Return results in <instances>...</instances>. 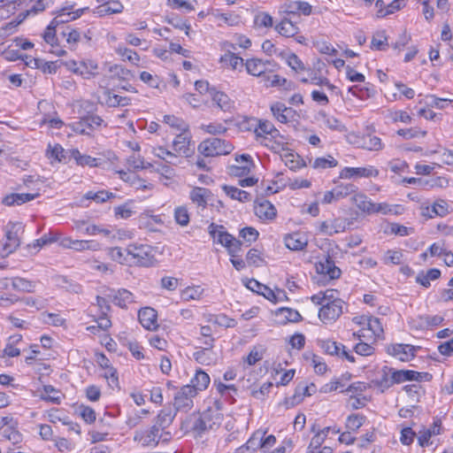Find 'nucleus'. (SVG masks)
I'll return each mask as SVG.
<instances>
[{"label": "nucleus", "instance_id": "1", "mask_svg": "<svg viewBox=\"0 0 453 453\" xmlns=\"http://www.w3.org/2000/svg\"><path fill=\"white\" fill-rule=\"evenodd\" d=\"M222 421V415L218 411L208 409L202 413L192 414L189 417L190 431L195 437H202L206 432L219 427Z\"/></svg>", "mask_w": 453, "mask_h": 453}, {"label": "nucleus", "instance_id": "2", "mask_svg": "<svg viewBox=\"0 0 453 453\" xmlns=\"http://www.w3.org/2000/svg\"><path fill=\"white\" fill-rule=\"evenodd\" d=\"M127 254L130 255L131 265L148 267L157 262L155 250L148 244L131 243L127 245Z\"/></svg>", "mask_w": 453, "mask_h": 453}, {"label": "nucleus", "instance_id": "3", "mask_svg": "<svg viewBox=\"0 0 453 453\" xmlns=\"http://www.w3.org/2000/svg\"><path fill=\"white\" fill-rule=\"evenodd\" d=\"M197 150L200 154L209 157L227 155L234 150V146L226 140L211 137L201 142Z\"/></svg>", "mask_w": 453, "mask_h": 453}, {"label": "nucleus", "instance_id": "4", "mask_svg": "<svg viewBox=\"0 0 453 453\" xmlns=\"http://www.w3.org/2000/svg\"><path fill=\"white\" fill-rule=\"evenodd\" d=\"M244 66L249 74L260 77L262 81H269V73H273L278 65L273 60L252 58L246 59Z\"/></svg>", "mask_w": 453, "mask_h": 453}, {"label": "nucleus", "instance_id": "5", "mask_svg": "<svg viewBox=\"0 0 453 453\" xmlns=\"http://www.w3.org/2000/svg\"><path fill=\"white\" fill-rule=\"evenodd\" d=\"M25 226L21 222L10 221L5 226L6 241L2 244L0 251L5 256L14 252L20 245V236Z\"/></svg>", "mask_w": 453, "mask_h": 453}, {"label": "nucleus", "instance_id": "6", "mask_svg": "<svg viewBox=\"0 0 453 453\" xmlns=\"http://www.w3.org/2000/svg\"><path fill=\"white\" fill-rule=\"evenodd\" d=\"M104 119L96 114H87L79 121L73 123V130L81 134L91 135L93 131L101 127Z\"/></svg>", "mask_w": 453, "mask_h": 453}, {"label": "nucleus", "instance_id": "7", "mask_svg": "<svg viewBox=\"0 0 453 453\" xmlns=\"http://www.w3.org/2000/svg\"><path fill=\"white\" fill-rule=\"evenodd\" d=\"M191 134L188 129H185L177 134L173 141V150L178 154L186 157H190L195 153L194 145L191 143Z\"/></svg>", "mask_w": 453, "mask_h": 453}, {"label": "nucleus", "instance_id": "8", "mask_svg": "<svg viewBox=\"0 0 453 453\" xmlns=\"http://www.w3.org/2000/svg\"><path fill=\"white\" fill-rule=\"evenodd\" d=\"M196 395V390L193 387L183 386L174 396V403L173 409L179 411H188L193 407V398Z\"/></svg>", "mask_w": 453, "mask_h": 453}, {"label": "nucleus", "instance_id": "9", "mask_svg": "<svg viewBox=\"0 0 453 453\" xmlns=\"http://www.w3.org/2000/svg\"><path fill=\"white\" fill-rule=\"evenodd\" d=\"M343 303L342 300H334L322 304L319 311L320 320L324 323L336 320L343 312Z\"/></svg>", "mask_w": 453, "mask_h": 453}, {"label": "nucleus", "instance_id": "10", "mask_svg": "<svg viewBox=\"0 0 453 453\" xmlns=\"http://www.w3.org/2000/svg\"><path fill=\"white\" fill-rule=\"evenodd\" d=\"M161 430L154 424L149 429L139 430L134 433V441L141 443L142 447H156L160 441Z\"/></svg>", "mask_w": 453, "mask_h": 453}, {"label": "nucleus", "instance_id": "11", "mask_svg": "<svg viewBox=\"0 0 453 453\" xmlns=\"http://www.w3.org/2000/svg\"><path fill=\"white\" fill-rule=\"evenodd\" d=\"M69 157L73 158L77 165L88 167L105 168L108 162L101 157H93L87 154H81L78 149L69 150Z\"/></svg>", "mask_w": 453, "mask_h": 453}, {"label": "nucleus", "instance_id": "12", "mask_svg": "<svg viewBox=\"0 0 453 453\" xmlns=\"http://www.w3.org/2000/svg\"><path fill=\"white\" fill-rule=\"evenodd\" d=\"M316 271L324 276H328L329 280L339 279L342 271L334 264V259L330 256H326L316 264Z\"/></svg>", "mask_w": 453, "mask_h": 453}, {"label": "nucleus", "instance_id": "13", "mask_svg": "<svg viewBox=\"0 0 453 453\" xmlns=\"http://www.w3.org/2000/svg\"><path fill=\"white\" fill-rule=\"evenodd\" d=\"M433 375L429 372H419L412 370H395L394 371V380L397 384L404 381H430Z\"/></svg>", "mask_w": 453, "mask_h": 453}, {"label": "nucleus", "instance_id": "14", "mask_svg": "<svg viewBox=\"0 0 453 453\" xmlns=\"http://www.w3.org/2000/svg\"><path fill=\"white\" fill-rule=\"evenodd\" d=\"M224 229L225 227L222 225H217L215 223H211L208 226L209 234L214 242L220 243L227 249L233 244L235 238L229 233L224 231Z\"/></svg>", "mask_w": 453, "mask_h": 453}, {"label": "nucleus", "instance_id": "15", "mask_svg": "<svg viewBox=\"0 0 453 453\" xmlns=\"http://www.w3.org/2000/svg\"><path fill=\"white\" fill-rule=\"evenodd\" d=\"M379 175V170L375 167L369 165L367 167H344L339 177L341 179H350L353 177H377Z\"/></svg>", "mask_w": 453, "mask_h": 453}, {"label": "nucleus", "instance_id": "16", "mask_svg": "<svg viewBox=\"0 0 453 453\" xmlns=\"http://www.w3.org/2000/svg\"><path fill=\"white\" fill-rule=\"evenodd\" d=\"M157 312L151 307H144L139 310L138 319L141 325L147 330L154 331L158 327Z\"/></svg>", "mask_w": 453, "mask_h": 453}, {"label": "nucleus", "instance_id": "17", "mask_svg": "<svg viewBox=\"0 0 453 453\" xmlns=\"http://www.w3.org/2000/svg\"><path fill=\"white\" fill-rule=\"evenodd\" d=\"M96 2L99 5L94 12L100 17L121 13L124 10V5L119 0H96Z\"/></svg>", "mask_w": 453, "mask_h": 453}, {"label": "nucleus", "instance_id": "18", "mask_svg": "<svg viewBox=\"0 0 453 453\" xmlns=\"http://www.w3.org/2000/svg\"><path fill=\"white\" fill-rule=\"evenodd\" d=\"M211 191L203 187H195L189 192V199L191 202L203 210L207 207L208 201L211 200Z\"/></svg>", "mask_w": 453, "mask_h": 453}, {"label": "nucleus", "instance_id": "19", "mask_svg": "<svg viewBox=\"0 0 453 453\" xmlns=\"http://www.w3.org/2000/svg\"><path fill=\"white\" fill-rule=\"evenodd\" d=\"M255 214L262 220H272L277 215V210L272 203L267 200L255 201Z\"/></svg>", "mask_w": 453, "mask_h": 453}, {"label": "nucleus", "instance_id": "20", "mask_svg": "<svg viewBox=\"0 0 453 453\" xmlns=\"http://www.w3.org/2000/svg\"><path fill=\"white\" fill-rule=\"evenodd\" d=\"M350 223L351 222L347 219L341 218L334 219L330 224L324 221L321 223L320 232L329 236H333L335 234L344 232Z\"/></svg>", "mask_w": 453, "mask_h": 453}, {"label": "nucleus", "instance_id": "21", "mask_svg": "<svg viewBox=\"0 0 453 453\" xmlns=\"http://www.w3.org/2000/svg\"><path fill=\"white\" fill-rule=\"evenodd\" d=\"M390 355L398 357L401 361H408L415 357L416 348L410 344H393L388 349Z\"/></svg>", "mask_w": 453, "mask_h": 453}, {"label": "nucleus", "instance_id": "22", "mask_svg": "<svg viewBox=\"0 0 453 453\" xmlns=\"http://www.w3.org/2000/svg\"><path fill=\"white\" fill-rule=\"evenodd\" d=\"M176 414L177 411L173 407H165L157 415L154 425L164 431L172 425Z\"/></svg>", "mask_w": 453, "mask_h": 453}, {"label": "nucleus", "instance_id": "23", "mask_svg": "<svg viewBox=\"0 0 453 453\" xmlns=\"http://www.w3.org/2000/svg\"><path fill=\"white\" fill-rule=\"evenodd\" d=\"M242 160L244 162L243 165H231L229 167V173L236 177H242L250 173L251 168L254 166L251 157L248 154H242L235 157L236 162Z\"/></svg>", "mask_w": 453, "mask_h": 453}, {"label": "nucleus", "instance_id": "24", "mask_svg": "<svg viewBox=\"0 0 453 453\" xmlns=\"http://www.w3.org/2000/svg\"><path fill=\"white\" fill-rule=\"evenodd\" d=\"M246 287L250 289L251 291L257 293L259 295H262L264 297H265L267 300L277 303L278 298L275 295V292L271 289L269 287L260 283L255 279H250L247 281L245 284Z\"/></svg>", "mask_w": 453, "mask_h": 453}, {"label": "nucleus", "instance_id": "25", "mask_svg": "<svg viewBox=\"0 0 453 453\" xmlns=\"http://www.w3.org/2000/svg\"><path fill=\"white\" fill-rule=\"evenodd\" d=\"M39 196V193H12L3 197L2 203L6 206L21 205Z\"/></svg>", "mask_w": 453, "mask_h": 453}, {"label": "nucleus", "instance_id": "26", "mask_svg": "<svg viewBox=\"0 0 453 453\" xmlns=\"http://www.w3.org/2000/svg\"><path fill=\"white\" fill-rule=\"evenodd\" d=\"M285 245L291 250H302L308 243L307 237L302 233H293L287 234L284 238Z\"/></svg>", "mask_w": 453, "mask_h": 453}, {"label": "nucleus", "instance_id": "27", "mask_svg": "<svg viewBox=\"0 0 453 453\" xmlns=\"http://www.w3.org/2000/svg\"><path fill=\"white\" fill-rule=\"evenodd\" d=\"M331 429H333L334 434H339L341 432V429L336 426H326L323 429H319L316 434H314V436L311 438V442L307 448V452L321 448V445L328 435V430Z\"/></svg>", "mask_w": 453, "mask_h": 453}, {"label": "nucleus", "instance_id": "28", "mask_svg": "<svg viewBox=\"0 0 453 453\" xmlns=\"http://www.w3.org/2000/svg\"><path fill=\"white\" fill-rule=\"evenodd\" d=\"M113 303L121 309H127L128 304L134 302L133 293L126 288H119L112 296H110Z\"/></svg>", "mask_w": 453, "mask_h": 453}, {"label": "nucleus", "instance_id": "29", "mask_svg": "<svg viewBox=\"0 0 453 453\" xmlns=\"http://www.w3.org/2000/svg\"><path fill=\"white\" fill-rule=\"evenodd\" d=\"M394 371H395V369L384 366L382 368L381 378L373 380L374 385L378 387L381 392H384L394 384H397V381H395L394 380Z\"/></svg>", "mask_w": 453, "mask_h": 453}, {"label": "nucleus", "instance_id": "30", "mask_svg": "<svg viewBox=\"0 0 453 453\" xmlns=\"http://www.w3.org/2000/svg\"><path fill=\"white\" fill-rule=\"evenodd\" d=\"M211 381L210 376L203 370H197L195 376L191 379L189 388L193 387L196 394L207 388Z\"/></svg>", "mask_w": 453, "mask_h": 453}, {"label": "nucleus", "instance_id": "31", "mask_svg": "<svg viewBox=\"0 0 453 453\" xmlns=\"http://www.w3.org/2000/svg\"><path fill=\"white\" fill-rule=\"evenodd\" d=\"M271 111L273 117L280 123H287L294 111L286 107L284 104L276 102L271 105Z\"/></svg>", "mask_w": 453, "mask_h": 453}, {"label": "nucleus", "instance_id": "32", "mask_svg": "<svg viewBox=\"0 0 453 453\" xmlns=\"http://www.w3.org/2000/svg\"><path fill=\"white\" fill-rule=\"evenodd\" d=\"M275 30L285 37H293L298 34V27L288 18H283L281 21L275 26Z\"/></svg>", "mask_w": 453, "mask_h": 453}, {"label": "nucleus", "instance_id": "33", "mask_svg": "<svg viewBox=\"0 0 453 453\" xmlns=\"http://www.w3.org/2000/svg\"><path fill=\"white\" fill-rule=\"evenodd\" d=\"M276 316L280 318L279 322L281 324H286L288 322H298L302 320V316L296 310L287 307L278 309Z\"/></svg>", "mask_w": 453, "mask_h": 453}, {"label": "nucleus", "instance_id": "34", "mask_svg": "<svg viewBox=\"0 0 453 453\" xmlns=\"http://www.w3.org/2000/svg\"><path fill=\"white\" fill-rule=\"evenodd\" d=\"M222 189L233 200H238L242 203L249 202L251 200V195L245 191L242 190L236 187L223 185Z\"/></svg>", "mask_w": 453, "mask_h": 453}, {"label": "nucleus", "instance_id": "35", "mask_svg": "<svg viewBox=\"0 0 453 453\" xmlns=\"http://www.w3.org/2000/svg\"><path fill=\"white\" fill-rule=\"evenodd\" d=\"M104 96L105 97V104L109 107L127 106L131 102L129 97L112 94L109 88L104 89Z\"/></svg>", "mask_w": 453, "mask_h": 453}, {"label": "nucleus", "instance_id": "36", "mask_svg": "<svg viewBox=\"0 0 453 453\" xmlns=\"http://www.w3.org/2000/svg\"><path fill=\"white\" fill-rule=\"evenodd\" d=\"M12 287L16 291L33 293L35 292L36 282L27 280L22 277H13L11 279Z\"/></svg>", "mask_w": 453, "mask_h": 453}, {"label": "nucleus", "instance_id": "37", "mask_svg": "<svg viewBox=\"0 0 453 453\" xmlns=\"http://www.w3.org/2000/svg\"><path fill=\"white\" fill-rule=\"evenodd\" d=\"M72 10L73 5H66L56 12L57 16L55 18L60 17L61 19H68L69 22L70 20H74L80 18L86 11L88 10V7L80 8L75 11Z\"/></svg>", "mask_w": 453, "mask_h": 453}, {"label": "nucleus", "instance_id": "38", "mask_svg": "<svg viewBox=\"0 0 453 453\" xmlns=\"http://www.w3.org/2000/svg\"><path fill=\"white\" fill-rule=\"evenodd\" d=\"M108 255L113 260L122 265H131L130 255L127 254V247L121 249L120 247H113L108 249Z\"/></svg>", "mask_w": 453, "mask_h": 453}, {"label": "nucleus", "instance_id": "39", "mask_svg": "<svg viewBox=\"0 0 453 453\" xmlns=\"http://www.w3.org/2000/svg\"><path fill=\"white\" fill-rule=\"evenodd\" d=\"M68 22V19H61L59 18H54L50 23L46 27V30L43 33V39L47 43H50L52 47H54L55 37H56V28L58 25Z\"/></svg>", "mask_w": 453, "mask_h": 453}, {"label": "nucleus", "instance_id": "40", "mask_svg": "<svg viewBox=\"0 0 453 453\" xmlns=\"http://www.w3.org/2000/svg\"><path fill=\"white\" fill-rule=\"evenodd\" d=\"M98 65L93 60L81 61L79 63L78 74L84 79H91L96 75Z\"/></svg>", "mask_w": 453, "mask_h": 453}, {"label": "nucleus", "instance_id": "41", "mask_svg": "<svg viewBox=\"0 0 453 453\" xmlns=\"http://www.w3.org/2000/svg\"><path fill=\"white\" fill-rule=\"evenodd\" d=\"M441 276V271L437 268H432L426 271H421L416 277V281L425 288L430 287V280H435Z\"/></svg>", "mask_w": 453, "mask_h": 453}, {"label": "nucleus", "instance_id": "42", "mask_svg": "<svg viewBox=\"0 0 453 453\" xmlns=\"http://www.w3.org/2000/svg\"><path fill=\"white\" fill-rule=\"evenodd\" d=\"M219 62L223 65L230 66L233 70L237 69L239 65H244V59L230 50L221 56Z\"/></svg>", "mask_w": 453, "mask_h": 453}, {"label": "nucleus", "instance_id": "43", "mask_svg": "<svg viewBox=\"0 0 453 453\" xmlns=\"http://www.w3.org/2000/svg\"><path fill=\"white\" fill-rule=\"evenodd\" d=\"M352 201L355 203V205L362 211L372 214V208L373 206V203L368 197L364 194H356L352 197Z\"/></svg>", "mask_w": 453, "mask_h": 453}, {"label": "nucleus", "instance_id": "44", "mask_svg": "<svg viewBox=\"0 0 453 453\" xmlns=\"http://www.w3.org/2000/svg\"><path fill=\"white\" fill-rule=\"evenodd\" d=\"M361 147L368 150L378 151L382 150L383 145L380 137L372 134H366L362 137Z\"/></svg>", "mask_w": 453, "mask_h": 453}, {"label": "nucleus", "instance_id": "45", "mask_svg": "<svg viewBox=\"0 0 453 453\" xmlns=\"http://www.w3.org/2000/svg\"><path fill=\"white\" fill-rule=\"evenodd\" d=\"M32 62L36 68H41L43 73H55L58 67V61L43 62L38 58H31L30 62H27L26 64L30 65Z\"/></svg>", "mask_w": 453, "mask_h": 453}, {"label": "nucleus", "instance_id": "46", "mask_svg": "<svg viewBox=\"0 0 453 453\" xmlns=\"http://www.w3.org/2000/svg\"><path fill=\"white\" fill-rule=\"evenodd\" d=\"M319 346L326 353L331 356L335 355L340 357L342 346L344 345L342 343H337L336 342L331 340H323L319 342Z\"/></svg>", "mask_w": 453, "mask_h": 453}, {"label": "nucleus", "instance_id": "47", "mask_svg": "<svg viewBox=\"0 0 453 453\" xmlns=\"http://www.w3.org/2000/svg\"><path fill=\"white\" fill-rule=\"evenodd\" d=\"M286 165L293 171L300 169L304 165L303 160L300 158V156L294 154L291 151H287L283 156Z\"/></svg>", "mask_w": 453, "mask_h": 453}, {"label": "nucleus", "instance_id": "48", "mask_svg": "<svg viewBox=\"0 0 453 453\" xmlns=\"http://www.w3.org/2000/svg\"><path fill=\"white\" fill-rule=\"evenodd\" d=\"M67 154L69 155V150H65L64 148L58 143L53 147L49 145V149L47 150V157L49 158L55 159L58 162H63Z\"/></svg>", "mask_w": 453, "mask_h": 453}, {"label": "nucleus", "instance_id": "49", "mask_svg": "<svg viewBox=\"0 0 453 453\" xmlns=\"http://www.w3.org/2000/svg\"><path fill=\"white\" fill-rule=\"evenodd\" d=\"M84 197L88 200H93L96 203H104L107 200L115 197V194L106 190H99L97 192L88 191L85 194Z\"/></svg>", "mask_w": 453, "mask_h": 453}, {"label": "nucleus", "instance_id": "50", "mask_svg": "<svg viewBox=\"0 0 453 453\" xmlns=\"http://www.w3.org/2000/svg\"><path fill=\"white\" fill-rule=\"evenodd\" d=\"M174 219L181 226L188 225L190 217L187 206L181 205L174 209Z\"/></svg>", "mask_w": 453, "mask_h": 453}, {"label": "nucleus", "instance_id": "51", "mask_svg": "<svg viewBox=\"0 0 453 453\" xmlns=\"http://www.w3.org/2000/svg\"><path fill=\"white\" fill-rule=\"evenodd\" d=\"M273 131V124L268 120H259L258 126L255 128V134L257 140L260 138L266 140V134H270V133Z\"/></svg>", "mask_w": 453, "mask_h": 453}, {"label": "nucleus", "instance_id": "52", "mask_svg": "<svg viewBox=\"0 0 453 453\" xmlns=\"http://www.w3.org/2000/svg\"><path fill=\"white\" fill-rule=\"evenodd\" d=\"M351 378V374L349 372H346L342 375L341 379H338L334 381H330L329 383L326 384L324 386V392H333L337 390L338 388H342L345 387V382L349 380Z\"/></svg>", "mask_w": 453, "mask_h": 453}, {"label": "nucleus", "instance_id": "53", "mask_svg": "<svg viewBox=\"0 0 453 453\" xmlns=\"http://www.w3.org/2000/svg\"><path fill=\"white\" fill-rule=\"evenodd\" d=\"M203 294V288L200 286L188 287L181 293V297L185 301L199 300Z\"/></svg>", "mask_w": 453, "mask_h": 453}, {"label": "nucleus", "instance_id": "54", "mask_svg": "<svg viewBox=\"0 0 453 453\" xmlns=\"http://www.w3.org/2000/svg\"><path fill=\"white\" fill-rule=\"evenodd\" d=\"M73 250L77 251L82 250H100V244L96 241H84V240H75L74 244L73 246Z\"/></svg>", "mask_w": 453, "mask_h": 453}, {"label": "nucleus", "instance_id": "55", "mask_svg": "<svg viewBox=\"0 0 453 453\" xmlns=\"http://www.w3.org/2000/svg\"><path fill=\"white\" fill-rule=\"evenodd\" d=\"M258 231L252 226H245L240 230L239 236L242 238L246 242L247 246L256 242L258 238Z\"/></svg>", "mask_w": 453, "mask_h": 453}, {"label": "nucleus", "instance_id": "56", "mask_svg": "<svg viewBox=\"0 0 453 453\" xmlns=\"http://www.w3.org/2000/svg\"><path fill=\"white\" fill-rule=\"evenodd\" d=\"M212 100L223 111H227L231 108V101L229 96L223 93L217 91L212 95Z\"/></svg>", "mask_w": 453, "mask_h": 453}, {"label": "nucleus", "instance_id": "57", "mask_svg": "<svg viewBox=\"0 0 453 453\" xmlns=\"http://www.w3.org/2000/svg\"><path fill=\"white\" fill-rule=\"evenodd\" d=\"M265 432L257 430L252 434L250 438L245 443L249 448L256 453L257 449H263L262 437H264Z\"/></svg>", "mask_w": 453, "mask_h": 453}, {"label": "nucleus", "instance_id": "58", "mask_svg": "<svg viewBox=\"0 0 453 453\" xmlns=\"http://www.w3.org/2000/svg\"><path fill=\"white\" fill-rule=\"evenodd\" d=\"M163 121L169 125L171 127H173L179 131H183L188 128V125L183 119L174 115H165Z\"/></svg>", "mask_w": 453, "mask_h": 453}, {"label": "nucleus", "instance_id": "59", "mask_svg": "<svg viewBox=\"0 0 453 453\" xmlns=\"http://www.w3.org/2000/svg\"><path fill=\"white\" fill-rule=\"evenodd\" d=\"M337 165V160L332 156H328L327 157H317L314 160L312 166L315 169H326L335 167Z\"/></svg>", "mask_w": 453, "mask_h": 453}, {"label": "nucleus", "instance_id": "60", "mask_svg": "<svg viewBox=\"0 0 453 453\" xmlns=\"http://www.w3.org/2000/svg\"><path fill=\"white\" fill-rule=\"evenodd\" d=\"M426 105L429 107H434L437 109H444L449 105V103L452 102L450 99L446 98H440L435 96L434 95H428L426 97Z\"/></svg>", "mask_w": 453, "mask_h": 453}, {"label": "nucleus", "instance_id": "61", "mask_svg": "<svg viewBox=\"0 0 453 453\" xmlns=\"http://www.w3.org/2000/svg\"><path fill=\"white\" fill-rule=\"evenodd\" d=\"M61 34L64 37H66V42L70 45L71 49H73V47H74L81 38L80 31L77 29H71L70 27H67Z\"/></svg>", "mask_w": 453, "mask_h": 453}, {"label": "nucleus", "instance_id": "62", "mask_svg": "<svg viewBox=\"0 0 453 453\" xmlns=\"http://www.w3.org/2000/svg\"><path fill=\"white\" fill-rule=\"evenodd\" d=\"M3 436L13 445H18L22 441V434L12 426L4 428L3 431Z\"/></svg>", "mask_w": 453, "mask_h": 453}, {"label": "nucleus", "instance_id": "63", "mask_svg": "<svg viewBox=\"0 0 453 453\" xmlns=\"http://www.w3.org/2000/svg\"><path fill=\"white\" fill-rule=\"evenodd\" d=\"M430 208L434 216L444 217L449 213V204L442 199L434 202Z\"/></svg>", "mask_w": 453, "mask_h": 453}, {"label": "nucleus", "instance_id": "64", "mask_svg": "<svg viewBox=\"0 0 453 453\" xmlns=\"http://www.w3.org/2000/svg\"><path fill=\"white\" fill-rule=\"evenodd\" d=\"M388 46V37L384 32L377 33L371 42V48L377 50H385Z\"/></svg>", "mask_w": 453, "mask_h": 453}]
</instances>
